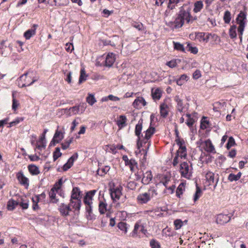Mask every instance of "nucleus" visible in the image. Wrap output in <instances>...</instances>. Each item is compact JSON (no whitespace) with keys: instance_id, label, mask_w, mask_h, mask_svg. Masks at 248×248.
Listing matches in <instances>:
<instances>
[{"instance_id":"nucleus-47","label":"nucleus","mask_w":248,"mask_h":248,"mask_svg":"<svg viewBox=\"0 0 248 248\" xmlns=\"http://www.w3.org/2000/svg\"><path fill=\"white\" fill-rule=\"evenodd\" d=\"M223 20L224 22L226 24L230 23L231 20V13L229 11H226L225 12L224 16H223Z\"/></svg>"},{"instance_id":"nucleus-3","label":"nucleus","mask_w":248,"mask_h":248,"mask_svg":"<svg viewBox=\"0 0 248 248\" xmlns=\"http://www.w3.org/2000/svg\"><path fill=\"white\" fill-rule=\"evenodd\" d=\"M34 74L33 72H29L23 75L20 77L18 82L20 81H23L24 83L22 84L20 87H24L29 86L33 83L35 81L38 80V78L34 77ZM18 85L20 86V83H18Z\"/></svg>"},{"instance_id":"nucleus-44","label":"nucleus","mask_w":248,"mask_h":248,"mask_svg":"<svg viewBox=\"0 0 248 248\" xmlns=\"http://www.w3.org/2000/svg\"><path fill=\"white\" fill-rule=\"evenodd\" d=\"M88 76L86 74V72L85 69L84 68H82L80 70V75L79 78V84H81L83 81H84L86 80Z\"/></svg>"},{"instance_id":"nucleus-35","label":"nucleus","mask_w":248,"mask_h":248,"mask_svg":"<svg viewBox=\"0 0 248 248\" xmlns=\"http://www.w3.org/2000/svg\"><path fill=\"white\" fill-rule=\"evenodd\" d=\"M127 119L124 115L120 116L117 121L116 123L119 128H122L126 125Z\"/></svg>"},{"instance_id":"nucleus-24","label":"nucleus","mask_w":248,"mask_h":248,"mask_svg":"<svg viewBox=\"0 0 248 248\" xmlns=\"http://www.w3.org/2000/svg\"><path fill=\"white\" fill-rule=\"evenodd\" d=\"M162 180H161V183L163 184V185L166 187L167 189L168 190V192L170 194H171L173 192V191L175 188V186L173 185L170 186L168 187V184L170 182V179L168 177L162 176Z\"/></svg>"},{"instance_id":"nucleus-20","label":"nucleus","mask_w":248,"mask_h":248,"mask_svg":"<svg viewBox=\"0 0 248 248\" xmlns=\"http://www.w3.org/2000/svg\"><path fill=\"white\" fill-rule=\"evenodd\" d=\"M155 131V129L153 127H150L148 129H147L144 136L143 135L141 136L142 138L141 139L142 140V142L146 143L148 140L151 137L152 135L154 133Z\"/></svg>"},{"instance_id":"nucleus-18","label":"nucleus","mask_w":248,"mask_h":248,"mask_svg":"<svg viewBox=\"0 0 248 248\" xmlns=\"http://www.w3.org/2000/svg\"><path fill=\"white\" fill-rule=\"evenodd\" d=\"M63 134L64 133L62 131L57 129L56 131L53 138L50 142V145L51 146H54L56 143H59L60 141H61L64 138Z\"/></svg>"},{"instance_id":"nucleus-32","label":"nucleus","mask_w":248,"mask_h":248,"mask_svg":"<svg viewBox=\"0 0 248 248\" xmlns=\"http://www.w3.org/2000/svg\"><path fill=\"white\" fill-rule=\"evenodd\" d=\"M189 79V77L186 74H183L176 80V82L178 86L185 84Z\"/></svg>"},{"instance_id":"nucleus-19","label":"nucleus","mask_w":248,"mask_h":248,"mask_svg":"<svg viewBox=\"0 0 248 248\" xmlns=\"http://www.w3.org/2000/svg\"><path fill=\"white\" fill-rule=\"evenodd\" d=\"M142 183L144 185L149 184L152 181L153 175L151 170H146L142 173Z\"/></svg>"},{"instance_id":"nucleus-9","label":"nucleus","mask_w":248,"mask_h":248,"mask_svg":"<svg viewBox=\"0 0 248 248\" xmlns=\"http://www.w3.org/2000/svg\"><path fill=\"white\" fill-rule=\"evenodd\" d=\"M147 231L144 229L143 224L140 221L137 222L134 226L133 231L131 233L133 237H140L142 235H145Z\"/></svg>"},{"instance_id":"nucleus-8","label":"nucleus","mask_w":248,"mask_h":248,"mask_svg":"<svg viewBox=\"0 0 248 248\" xmlns=\"http://www.w3.org/2000/svg\"><path fill=\"white\" fill-rule=\"evenodd\" d=\"M175 141L179 146V149L177 151L176 155H178L181 159L186 158L187 156V152L185 141L178 138L175 140Z\"/></svg>"},{"instance_id":"nucleus-27","label":"nucleus","mask_w":248,"mask_h":248,"mask_svg":"<svg viewBox=\"0 0 248 248\" xmlns=\"http://www.w3.org/2000/svg\"><path fill=\"white\" fill-rule=\"evenodd\" d=\"M204 148L207 152L215 153L216 152L215 147L209 140H206L203 143Z\"/></svg>"},{"instance_id":"nucleus-54","label":"nucleus","mask_w":248,"mask_h":248,"mask_svg":"<svg viewBox=\"0 0 248 248\" xmlns=\"http://www.w3.org/2000/svg\"><path fill=\"white\" fill-rule=\"evenodd\" d=\"M12 109L14 111H16L18 107L19 106V103L18 100H17L15 97L14 94H13V100H12Z\"/></svg>"},{"instance_id":"nucleus-60","label":"nucleus","mask_w":248,"mask_h":248,"mask_svg":"<svg viewBox=\"0 0 248 248\" xmlns=\"http://www.w3.org/2000/svg\"><path fill=\"white\" fill-rule=\"evenodd\" d=\"M150 246L152 248H160V245L159 243L155 240H151L150 242Z\"/></svg>"},{"instance_id":"nucleus-61","label":"nucleus","mask_w":248,"mask_h":248,"mask_svg":"<svg viewBox=\"0 0 248 248\" xmlns=\"http://www.w3.org/2000/svg\"><path fill=\"white\" fill-rule=\"evenodd\" d=\"M62 155V153L60 152V149L59 148H56L55 151L53 153V159L55 161Z\"/></svg>"},{"instance_id":"nucleus-38","label":"nucleus","mask_w":248,"mask_h":248,"mask_svg":"<svg viewBox=\"0 0 248 248\" xmlns=\"http://www.w3.org/2000/svg\"><path fill=\"white\" fill-rule=\"evenodd\" d=\"M186 183H181L177 187L176 190V195L179 198L181 197V195L183 193L185 190Z\"/></svg>"},{"instance_id":"nucleus-43","label":"nucleus","mask_w":248,"mask_h":248,"mask_svg":"<svg viewBox=\"0 0 248 248\" xmlns=\"http://www.w3.org/2000/svg\"><path fill=\"white\" fill-rule=\"evenodd\" d=\"M117 227L124 234L127 233L128 227L126 223L120 222L118 224Z\"/></svg>"},{"instance_id":"nucleus-42","label":"nucleus","mask_w":248,"mask_h":248,"mask_svg":"<svg viewBox=\"0 0 248 248\" xmlns=\"http://www.w3.org/2000/svg\"><path fill=\"white\" fill-rule=\"evenodd\" d=\"M241 175L242 173L240 172H239L237 174L231 173L229 175L228 179L231 182L236 181L240 178Z\"/></svg>"},{"instance_id":"nucleus-7","label":"nucleus","mask_w":248,"mask_h":248,"mask_svg":"<svg viewBox=\"0 0 248 248\" xmlns=\"http://www.w3.org/2000/svg\"><path fill=\"white\" fill-rule=\"evenodd\" d=\"M62 184V179H61L58 182L55 183L54 186L51 189L49 192V196L50 200L53 203H56L58 201V199L57 197V194L61 191Z\"/></svg>"},{"instance_id":"nucleus-52","label":"nucleus","mask_w":248,"mask_h":248,"mask_svg":"<svg viewBox=\"0 0 248 248\" xmlns=\"http://www.w3.org/2000/svg\"><path fill=\"white\" fill-rule=\"evenodd\" d=\"M186 117L187 118L186 122V124L189 127L192 126V125L195 123V120L191 117V115L189 114H186Z\"/></svg>"},{"instance_id":"nucleus-11","label":"nucleus","mask_w":248,"mask_h":248,"mask_svg":"<svg viewBox=\"0 0 248 248\" xmlns=\"http://www.w3.org/2000/svg\"><path fill=\"white\" fill-rule=\"evenodd\" d=\"M210 34L204 32H195L190 35V37L201 43H207L209 39Z\"/></svg>"},{"instance_id":"nucleus-2","label":"nucleus","mask_w":248,"mask_h":248,"mask_svg":"<svg viewBox=\"0 0 248 248\" xmlns=\"http://www.w3.org/2000/svg\"><path fill=\"white\" fill-rule=\"evenodd\" d=\"M157 195L156 190L155 188H151L146 192L139 194L137 197V201L140 204H146Z\"/></svg>"},{"instance_id":"nucleus-36","label":"nucleus","mask_w":248,"mask_h":248,"mask_svg":"<svg viewBox=\"0 0 248 248\" xmlns=\"http://www.w3.org/2000/svg\"><path fill=\"white\" fill-rule=\"evenodd\" d=\"M152 95L154 100H159L162 95V91L159 88L152 89Z\"/></svg>"},{"instance_id":"nucleus-37","label":"nucleus","mask_w":248,"mask_h":248,"mask_svg":"<svg viewBox=\"0 0 248 248\" xmlns=\"http://www.w3.org/2000/svg\"><path fill=\"white\" fill-rule=\"evenodd\" d=\"M203 4L202 1L199 0L196 1L194 4L193 11L197 13L200 12L203 8Z\"/></svg>"},{"instance_id":"nucleus-31","label":"nucleus","mask_w":248,"mask_h":248,"mask_svg":"<svg viewBox=\"0 0 248 248\" xmlns=\"http://www.w3.org/2000/svg\"><path fill=\"white\" fill-rule=\"evenodd\" d=\"M81 201L79 200L70 199L69 206H71L75 211H78L81 206Z\"/></svg>"},{"instance_id":"nucleus-50","label":"nucleus","mask_w":248,"mask_h":248,"mask_svg":"<svg viewBox=\"0 0 248 248\" xmlns=\"http://www.w3.org/2000/svg\"><path fill=\"white\" fill-rule=\"evenodd\" d=\"M173 44L174 49L178 51L185 52V49L183 45L177 42H173Z\"/></svg>"},{"instance_id":"nucleus-26","label":"nucleus","mask_w":248,"mask_h":248,"mask_svg":"<svg viewBox=\"0 0 248 248\" xmlns=\"http://www.w3.org/2000/svg\"><path fill=\"white\" fill-rule=\"evenodd\" d=\"M115 55L113 53H108L106 57V65L110 67L115 61Z\"/></svg>"},{"instance_id":"nucleus-33","label":"nucleus","mask_w":248,"mask_h":248,"mask_svg":"<svg viewBox=\"0 0 248 248\" xmlns=\"http://www.w3.org/2000/svg\"><path fill=\"white\" fill-rule=\"evenodd\" d=\"M45 197V195L44 194H42L40 195H36L32 197V200L33 202V208L34 210L38 209L37 203L40 202V200L41 198L42 199H44Z\"/></svg>"},{"instance_id":"nucleus-21","label":"nucleus","mask_w":248,"mask_h":248,"mask_svg":"<svg viewBox=\"0 0 248 248\" xmlns=\"http://www.w3.org/2000/svg\"><path fill=\"white\" fill-rule=\"evenodd\" d=\"M175 100L177 102V108L180 113H185L187 110V108L183 105L182 99H180L179 96L175 97Z\"/></svg>"},{"instance_id":"nucleus-1","label":"nucleus","mask_w":248,"mask_h":248,"mask_svg":"<svg viewBox=\"0 0 248 248\" xmlns=\"http://www.w3.org/2000/svg\"><path fill=\"white\" fill-rule=\"evenodd\" d=\"M247 23L246 15L242 12H241L236 18V25H232L229 30V34L231 38H236L237 30L239 37L241 41L242 35Z\"/></svg>"},{"instance_id":"nucleus-56","label":"nucleus","mask_w":248,"mask_h":248,"mask_svg":"<svg viewBox=\"0 0 248 248\" xmlns=\"http://www.w3.org/2000/svg\"><path fill=\"white\" fill-rule=\"evenodd\" d=\"M109 169L110 168L108 166H105L104 168L99 169L97 170V173L100 175H103L107 173Z\"/></svg>"},{"instance_id":"nucleus-4","label":"nucleus","mask_w":248,"mask_h":248,"mask_svg":"<svg viewBox=\"0 0 248 248\" xmlns=\"http://www.w3.org/2000/svg\"><path fill=\"white\" fill-rule=\"evenodd\" d=\"M108 186L109 191L112 200L114 201L119 200L120 197L122 195V186H115V183L113 182H109Z\"/></svg>"},{"instance_id":"nucleus-30","label":"nucleus","mask_w":248,"mask_h":248,"mask_svg":"<svg viewBox=\"0 0 248 248\" xmlns=\"http://www.w3.org/2000/svg\"><path fill=\"white\" fill-rule=\"evenodd\" d=\"M98 210L101 214H105L108 210V204L105 199L99 201Z\"/></svg>"},{"instance_id":"nucleus-64","label":"nucleus","mask_w":248,"mask_h":248,"mask_svg":"<svg viewBox=\"0 0 248 248\" xmlns=\"http://www.w3.org/2000/svg\"><path fill=\"white\" fill-rule=\"evenodd\" d=\"M167 65L169 66L170 68L175 67L177 65V60H172L170 62H168L166 63Z\"/></svg>"},{"instance_id":"nucleus-13","label":"nucleus","mask_w":248,"mask_h":248,"mask_svg":"<svg viewBox=\"0 0 248 248\" xmlns=\"http://www.w3.org/2000/svg\"><path fill=\"white\" fill-rule=\"evenodd\" d=\"M170 102L169 99H166L160 105V113L162 117H166L168 114L169 111Z\"/></svg>"},{"instance_id":"nucleus-15","label":"nucleus","mask_w":248,"mask_h":248,"mask_svg":"<svg viewBox=\"0 0 248 248\" xmlns=\"http://www.w3.org/2000/svg\"><path fill=\"white\" fill-rule=\"evenodd\" d=\"M16 178L19 183L27 188L29 186V180L23 174V172L19 171L16 174Z\"/></svg>"},{"instance_id":"nucleus-16","label":"nucleus","mask_w":248,"mask_h":248,"mask_svg":"<svg viewBox=\"0 0 248 248\" xmlns=\"http://www.w3.org/2000/svg\"><path fill=\"white\" fill-rule=\"evenodd\" d=\"M96 192V190H92L86 193L83 200L84 203L86 205H92L93 197L94 196Z\"/></svg>"},{"instance_id":"nucleus-57","label":"nucleus","mask_w":248,"mask_h":248,"mask_svg":"<svg viewBox=\"0 0 248 248\" xmlns=\"http://www.w3.org/2000/svg\"><path fill=\"white\" fill-rule=\"evenodd\" d=\"M69 110L70 114L72 115L79 114L80 112L79 107H78V106L70 108Z\"/></svg>"},{"instance_id":"nucleus-49","label":"nucleus","mask_w":248,"mask_h":248,"mask_svg":"<svg viewBox=\"0 0 248 248\" xmlns=\"http://www.w3.org/2000/svg\"><path fill=\"white\" fill-rule=\"evenodd\" d=\"M202 190L201 188L197 186L196 190L194 195L193 200L194 202H196L202 195Z\"/></svg>"},{"instance_id":"nucleus-45","label":"nucleus","mask_w":248,"mask_h":248,"mask_svg":"<svg viewBox=\"0 0 248 248\" xmlns=\"http://www.w3.org/2000/svg\"><path fill=\"white\" fill-rule=\"evenodd\" d=\"M86 211L87 213V217L89 219H93L95 218V217L92 212V205H87Z\"/></svg>"},{"instance_id":"nucleus-34","label":"nucleus","mask_w":248,"mask_h":248,"mask_svg":"<svg viewBox=\"0 0 248 248\" xmlns=\"http://www.w3.org/2000/svg\"><path fill=\"white\" fill-rule=\"evenodd\" d=\"M142 128V121H140L139 122L138 124L136 125L135 130V134L138 137V140L137 141H142V140L141 139V137L140 136V134H141V131Z\"/></svg>"},{"instance_id":"nucleus-10","label":"nucleus","mask_w":248,"mask_h":248,"mask_svg":"<svg viewBox=\"0 0 248 248\" xmlns=\"http://www.w3.org/2000/svg\"><path fill=\"white\" fill-rule=\"evenodd\" d=\"M179 16L182 19L183 22L184 23L186 22L187 23L192 22L195 19L191 16L189 10H185L183 7H181L179 13Z\"/></svg>"},{"instance_id":"nucleus-29","label":"nucleus","mask_w":248,"mask_h":248,"mask_svg":"<svg viewBox=\"0 0 248 248\" xmlns=\"http://www.w3.org/2000/svg\"><path fill=\"white\" fill-rule=\"evenodd\" d=\"M37 25L34 24L31 29L27 30L24 34V36L26 39H30L32 36L35 35Z\"/></svg>"},{"instance_id":"nucleus-25","label":"nucleus","mask_w":248,"mask_h":248,"mask_svg":"<svg viewBox=\"0 0 248 248\" xmlns=\"http://www.w3.org/2000/svg\"><path fill=\"white\" fill-rule=\"evenodd\" d=\"M59 209L61 215L63 216L69 215V212L71 211L69 205H67L64 203H61L59 206Z\"/></svg>"},{"instance_id":"nucleus-12","label":"nucleus","mask_w":248,"mask_h":248,"mask_svg":"<svg viewBox=\"0 0 248 248\" xmlns=\"http://www.w3.org/2000/svg\"><path fill=\"white\" fill-rule=\"evenodd\" d=\"M166 24L172 30L181 28L184 25V23L178 14L174 21H166Z\"/></svg>"},{"instance_id":"nucleus-22","label":"nucleus","mask_w":248,"mask_h":248,"mask_svg":"<svg viewBox=\"0 0 248 248\" xmlns=\"http://www.w3.org/2000/svg\"><path fill=\"white\" fill-rule=\"evenodd\" d=\"M78 157V153H75L70 158H69L66 163H65L63 166V170H67L70 169L73 165L74 162Z\"/></svg>"},{"instance_id":"nucleus-17","label":"nucleus","mask_w":248,"mask_h":248,"mask_svg":"<svg viewBox=\"0 0 248 248\" xmlns=\"http://www.w3.org/2000/svg\"><path fill=\"white\" fill-rule=\"evenodd\" d=\"M46 138H44V135H41L36 142L35 150L42 151L46 148Z\"/></svg>"},{"instance_id":"nucleus-58","label":"nucleus","mask_w":248,"mask_h":248,"mask_svg":"<svg viewBox=\"0 0 248 248\" xmlns=\"http://www.w3.org/2000/svg\"><path fill=\"white\" fill-rule=\"evenodd\" d=\"M142 142L140 141H137V150L136 151L135 153L137 156L140 158L141 152L140 147L142 146Z\"/></svg>"},{"instance_id":"nucleus-48","label":"nucleus","mask_w":248,"mask_h":248,"mask_svg":"<svg viewBox=\"0 0 248 248\" xmlns=\"http://www.w3.org/2000/svg\"><path fill=\"white\" fill-rule=\"evenodd\" d=\"M73 141V138H70L68 140H65L61 144L62 148L63 150L67 149L70 146V144Z\"/></svg>"},{"instance_id":"nucleus-62","label":"nucleus","mask_w":248,"mask_h":248,"mask_svg":"<svg viewBox=\"0 0 248 248\" xmlns=\"http://www.w3.org/2000/svg\"><path fill=\"white\" fill-rule=\"evenodd\" d=\"M235 144V141L234 139L231 137L229 138L228 143L227 144V148L228 149H230L231 147L233 146Z\"/></svg>"},{"instance_id":"nucleus-51","label":"nucleus","mask_w":248,"mask_h":248,"mask_svg":"<svg viewBox=\"0 0 248 248\" xmlns=\"http://www.w3.org/2000/svg\"><path fill=\"white\" fill-rule=\"evenodd\" d=\"M127 165L129 166V168L131 171H134L137 168L138 164L135 160L131 159L129 161V163Z\"/></svg>"},{"instance_id":"nucleus-53","label":"nucleus","mask_w":248,"mask_h":248,"mask_svg":"<svg viewBox=\"0 0 248 248\" xmlns=\"http://www.w3.org/2000/svg\"><path fill=\"white\" fill-rule=\"evenodd\" d=\"M188 50L191 53L196 54L198 52V49L196 46H193L189 43L187 45Z\"/></svg>"},{"instance_id":"nucleus-59","label":"nucleus","mask_w":248,"mask_h":248,"mask_svg":"<svg viewBox=\"0 0 248 248\" xmlns=\"http://www.w3.org/2000/svg\"><path fill=\"white\" fill-rule=\"evenodd\" d=\"M24 120V118L23 117L17 118L14 121L11 122L9 123L10 127H12L15 126L19 123L20 122H22Z\"/></svg>"},{"instance_id":"nucleus-46","label":"nucleus","mask_w":248,"mask_h":248,"mask_svg":"<svg viewBox=\"0 0 248 248\" xmlns=\"http://www.w3.org/2000/svg\"><path fill=\"white\" fill-rule=\"evenodd\" d=\"M86 101L89 105L93 106L96 102V100L93 95L89 94L86 98Z\"/></svg>"},{"instance_id":"nucleus-5","label":"nucleus","mask_w":248,"mask_h":248,"mask_svg":"<svg viewBox=\"0 0 248 248\" xmlns=\"http://www.w3.org/2000/svg\"><path fill=\"white\" fill-rule=\"evenodd\" d=\"M192 167L188 162H184L180 164V172L182 177L187 179H190L192 174Z\"/></svg>"},{"instance_id":"nucleus-39","label":"nucleus","mask_w":248,"mask_h":248,"mask_svg":"<svg viewBox=\"0 0 248 248\" xmlns=\"http://www.w3.org/2000/svg\"><path fill=\"white\" fill-rule=\"evenodd\" d=\"M29 172L32 175H37L40 173L39 168L34 165H30L28 166Z\"/></svg>"},{"instance_id":"nucleus-41","label":"nucleus","mask_w":248,"mask_h":248,"mask_svg":"<svg viewBox=\"0 0 248 248\" xmlns=\"http://www.w3.org/2000/svg\"><path fill=\"white\" fill-rule=\"evenodd\" d=\"M17 205H18V200L17 201L11 200L8 202L7 209L9 210H13Z\"/></svg>"},{"instance_id":"nucleus-40","label":"nucleus","mask_w":248,"mask_h":248,"mask_svg":"<svg viewBox=\"0 0 248 248\" xmlns=\"http://www.w3.org/2000/svg\"><path fill=\"white\" fill-rule=\"evenodd\" d=\"M18 205H19L23 209H26L28 208L29 201L25 199L19 198L18 199Z\"/></svg>"},{"instance_id":"nucleus-28","label":"nucleus","mask_w":248,"mask_h":248,"mask_svg":"<svg viewBox=\"0 0 248 248\" xmlns=\"http://www.w3.org/2000/svg\"><path fill=\"white\" fill-rule=\"evenodd\" d=\"M146 104V101L142 97H137L133 103V106L135 108H140L142 106H145Z\"/></svg>"},{"instance_id":"nucleus-55","label":"nucleus","mask_w":248,"mask_h":248,"mask_svg":"<svg viewBox=\"0 0 248 248\" xmlns=\"http://www.w3.org/2000/svg\"><path fill=\"white\" fill-rule=\"evenodd\" d=\"M184 222L180 219H177L174 221V225L176 230L180 229L183 225Z\"/></svg>"},{"instance_id":"nucleus-23","label":"nucleus","mask_w":248,"mask_h":248,"mask_svg":"<svg viewBox=\"0 0 248 248\" xmlns=\"http://www.w3.org/2000/svg\"><path fill=\"white\" fill-rule=\"evenodd\" d=\"M81 199V192L78 187H74L71 191V199L73 200H79Z\"/></svg>"},{"instance_id":"nucleus-14","label":"nucleus","mask_w":248,"mask_h":248,"mask_svg":"<svg viewBox=\"0 0 248 248\" xmlns=\"http://www.w3.org/2000/svg\"><path fill=\"white\" fill-rule=\"evenodd\" d=\"M231 219V217L230 216L220 214L217 216L216 222L218 224L223 225L229 222Z\"/></svg>"},{"instance_id":"nucleus-6","label":"nucleus","mask_w":248,"mask_h":248,"mask_svg":"<svg viewBox=\"0 0 248 248\" xmlns=\"http://www.w3.org/2000/svg\"><path fill=\"white\" fill-rule=\"evenodd\" d=\"M205 184L207 186H213L214 189L216 188L218 180L219 177L217 174H215L211 171H208L205 174Z\"/></svg>"},{"instance_id":"nucleus-63","label":"nucleus","mask_w":248,"mask_h":248,"mask_svg":"<svg viewBox=\"0 0 248 248\" xmlns=\"http://www.w3.org/2000/svg\"><path fill=\"white\" fill-rule=\"evenodd\" d=\"M132 26L139 31H141L143 29V26L142 23L138 22H134L132 24Z\"/></svg>"}]
</instances>
